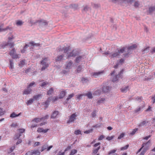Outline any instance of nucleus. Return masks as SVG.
I'll return each instance as SVG.
<instances>
[{
  "label": "nucleus",
  "instance_id": "nucleus-29",
  "mask_svg": "<svg viewBox=\"0 0 155 155\" xmlns=\"http://www.w3.org/2000/svg\"><path fill=\"white\" fill-rule=\"evenodd\" d=\"M32 155H40V152L38 150H34L31 153Z\"/></svg>",
  "mask_w": 155,
  "mask_h": 155
},
{
  "label": "nucleus",
  "instance_id": "nucleus-9",
  "mask_svg": "<svg viewBox=\"0 0 155 155\" xmlns=\"http://www.w3.org/2000/svg\"><path fill=\"white\" fill-rule=\"evenodd\" d=\"M48 117L49 116L48 115H46L43 117L35 118L32 120V121H35L36 123H38L42 121L45 120L46 119H48Z\"/></svg>",
  "mask_w": 155,
  "mask_h": 155
},
{
  "label": "nucleus",
  "instance_id": "nucleus-43",
  "mask_svg": "<svg viewBox=\"0 0 155 155\" xmlns=\"http://www.w3.org/2000/svg\"><path fill=\"white\" fill-rule=\"evenodd\" d=\"M21 136L20 134H15L14 137V140H17Z\"/></svg>",
  "mask_w": 155,
  "mask_h": 155
},
{
  "label": "nucleus",
  "instance_id": "nucleus-4",
  "mask_svg": "<svg viewBox=\"0 0 155 155\" xmlns=\"http://www.w3.org/2000/svg\"><path fill=\"white\" fill-rule=\"evenodd\" d=\"M137 46L136 45H134L131 46L129 48H124V51L126 53L124 54V56L127 55L129 53L131 50H133L136 48Z\"/></svg>",
  "mask_w": 155,
  "mask_h": 155
},
{
  "label": "nucleus",
  "instance_id": "nucleus-52",
  "mask_svg": "<svg viewBox=\"0 0 155 155\" xmlns=\"http://www.w3.org/2000/svg\"><path fill=\"white\" fill-rule=\"evenodd\" d=\"M144 148H143V150H146V152L147 150L149 149V146H148V145H147L146 146H145L144 145Z\"/></svg>",
  "mask_w": 155,
  "mask_h": 155
},
{
  "label": "nucleus",
  "instance_id": "nucleus-54",
  "mask_svg": "<svg viewBox=\"0 0 155 155\" xmlns=\"http://www.w3.org/2000/svg\"><path fill=\"white\" fill-rule=\"evenodd\" d=\"M140 5V4H139V2H138V1H137V2H135V3H134V6L135 7H138Z\"/></svg>",
  "mask_w": 155,
  "mask_h": 155
},
{
  "label": "nucleus",
  "instance_id": "nucleus-42",
  "mask_svg": "<svg viewBox=\"0 0 155 155\" xmlns=\"http://www.w3.org/2000/svg\"><path fill=\"white\" fill-rule=\"evenodd\" d=\"M129 145L127 144L124 147H121L120 149L121 150H124L127 149L129 147Z\"/></svg>",
  "mask_w": 155,
  "mask_h": 155
},
{
  "label": "nucleus",
  "instance_id": "nucleus-12",
  "mask_svg": "<svg viewBox=\"0 0 155 155\" xmlns=\"http://www.w3.org/2000/svg\"><path fill=\"white\" fill-rule=\"evenodd\" d=\"M3 24H2L0 25V32L5 31L11 29V28L9 27V26L5 28H3Z\"/></svg>",
  "mask_w": 155,
  "mask_h": 155
},
{
  "label": "nucleus",
  "instance_id": "nucleus-15",
  "mask_svg": "<svg viewBox=\"0 0 155 155\" xmlns=\"http://www.w3.org/2000/svg\"><path fill=\"white\" fill-rule=\"evenodd\" d=\"M84 57V56H79L77 57L76 59V62L78 63L81 61H82Z\"/></svg>",
  "mask_w": 155,
  "mask_h": 155
},
{
  "label": "nucleus",
  "instance_id": "nucleus-32",
  "mask_svg": "<svg viewBox=\"0 0 155 155\" xmlns=\"http://www.w3.org/2000/svg\"><path fill=\"white\" fill-rule=\"evenodd\" d=\"M105 100V99L104 98H101V99L98 100L97 104H100L103 103Z\"/></svg>",
  "mask_w": 155,
  "mask_h": 155
},
{
  "label": "nucleus",
  "instance_id": "nucleus-14",
  "mask_svg": "<svg viewBox=\"0 0 155 155\" xmlns=\"http://www.w3.org/2000/svg\"><path fill=\"white\" fill-rule=\"evenodd\" d=\"M39 25L41 26H45L47 25V22L44 20H39L38 21Z\"/></svg>",
  "mask_w": 155,
  "mask_h": 155
},
{
  "label": "nucleus",
  "instance_id": "nucleus-59",
  "mask_svg": "<svg viewBox=\"0 0 155 155\" xmlns=\"http://www.w3.org/2000/svg\"><path fill=\"white\" fill-rule=\"evenodd\" d=\"M114 138V136H111V137H107L106 138V139L108 140H112Z\"/></svg>",
  "mask_w": 155,
  "mask_h": 155
},
{
  "label": "nucleus",
  "instance_id": "nucleus-48",
  "mask_svg": "<svg viewBox=\"0 0 155 155\" xmlns=\"http://www.w3.org/2000/svg\"><path fill=\"white\" fill-rule=\"evenodd\" d=\"M143 107H139L137 109H136L135 110V112L136 113L138 112L139 111H140L141 110H142Z\"/></svg>",
  "mask_w": 155,
  "mask_h": 155
},
{
  "label": "nucleus",
  "instance_id": "nucleus-33",
  "mask_svg": "<svg viewBox=\"0 0 155 155\" xmlns=\"http://www.w3.org/2000/svg\"><path fill=\"white\" fill-rule=\"evenodd\" d=\"M42 96L41 94H39L34 96L33 98L34 100H37L40 97H41Z\"/></svg>",
  "mask_w": 155,
  "mask_h": 155
},
{
  "label": "nucleus",
  "instance_id": "nucleus-36",
  "mask_svg": "<svg viewBox=\"0 0 155 155\" xmlns=\"http://www.w3.org/2000/svg\"><path fill=\"white\" fill-rule=\"evenodd\" d=\"M36 85L35 84V83L34 82H32L30 83L29 84L28 86V87L31 88L32 87H34L35 86H36Z\"/></svg>",
  "mask_w": 155,
  "mask_h": 155
},
{
  "label": "nucleus",
  "instance_id": "nucleus-50",
  "mask_svg": "<svg viewBox=\"0 0 155 155\" xmlns=\"http://www.w3.org/2000/svg\"><path fill=\"white\" fill-rule=\"evenodd\" d=\"M60 98H59V97H54L52 99V101L53 102H54L55 101L58 100Z\"/></svg>",
  "mask_w": 155,
  "mask_h": 155
},
{
  "label": "nucleus",
  "instance_id": "nucleus-21",
  "mask_svg": "<svg viewBox=\"0 0 155 155\" xmlns=\"http://www.w3.org/2000/svg\"><path fill=\"white\" fill-rule=\"evenodd\" d=\"M149 50V48L147 47L146 48H144L141 50L143 54H144L148 52Z\"/></svg>",
  "mask_w": 155,
  "mask_h": 155
},
{
  "label": "nucleus",
  "instance_id": "nucleus-46",
  "mask_svg": "<svg viewBox=\"0 0 155 155\" xmlns=\"http://www.w3.org/2000/svg\"><path fill=\"white\" fill-rule=\"evenodd\" d=\"M23 23L22 21L19 20L17 21L16 24L18 26H20L23 24Z\"/></svg>",
  "mask_w": 155,
  "mask_h": 155
},
{
  "label": "nucleus",
  "instance_id": "nucleus-13",
  "mask_svg": "<svg viewBox=\"0 0 155 155\" xmlns=\"http://www.w3.org/2000/svg\"><path fill=\"white\" fill-rule=\"evenodd\" d=\"M49 130V129H44L41 128H39L37 130V131L38 132H42L44 133H47Z\"/></svg>",
  "mask_w": 155,
  "mask_h": 155
},
{
  "label": "nucleus",
  "instance_id": "nucleus-49",
  "mask_svg": "<svg viewBox=\"0 0 155 155\" xmlns=\"http://www.w3.org/2000/svg\"><path fill=\"white\" fill-rule=\"evenodd\" d=\"M83 95L82 94H80L77 96L76 98V100H79L82 97Z\"/></svg>",
  "mask_w": 155,
  "mask_h": 155
},
{
  "label": "nucleus",
  "instance_id": "nucleus-56",
  "mask_svg": "<svg viewBox=\"0 0 155 155\" xmlns=\"http://www.w3.org/2000/svg\"><path fill=\"white\" fill-rule=\"evenodd\" d=\"M92 130H93V129H91V130H86V131H85L84 132V133L85 134H89L91 132H92Z\"/></svg>",
  "mask_w": 155,
  "mask_h": 155
},
{
  "label": "nucleus",
  "instance_id": "nucleus-51",
  "mask_svg": "<svg viewBox=\"0 0 155 155\" xmlns=\"http://www.w3.org/2000/svg\"><path fill=\"white\" fill-rule=\"evenodd\" d=\"M48 84V83L47 82H43L41 83L40 84V85L42 87H44L45 85H46Z\"/></svg>",
  "mask_w": 155,
  "mask_h": 155
},
{
  "label": "nucleus",
  "instance_id": "nucleus-3",
  "mask_svg": "<svg viewBox=\"0 0 155 155\" xmlns=\"http://www.w3.org/2000/svg\"><path fill=\"white\" fill-rule=\"evenodd\" d=\"M65 53L64 55H66L65 58H67L69 57L75 56L76 54L74 53V51H73L71 52H69V51L68 48L66 47L64 50Z\"/></svg>",
  "mask_w": 155,
  "mask_h": 155
},
{
  "label": "nucleus",
  "instance_id": "nucleus-30",
  "mask_svg": "<svg viewBox=\"0 0 155 155\" xmlns=\"http://www.w3.org/2000/svg\"><path fill=\"white\" fill-rule=\"evenodd\" d=\"M34 100V99H31L28 100L26 103L28 105H29L31 104L33 102Z\"/></svg>",
  "mask_w": 155,
  "mask_h": 155
},
{
  "label": "nucleus",
  "instance_id": "nucleus-47",
  "mask_svg": "<svg viewBox=\"0 0 155 155\" xmlns=\"http://www.w3.org/2000/svg\"><path fill=\"white\" fill-rule=\"evenodd\" d=\"M25 131V129H18V132L20 134H22L24 133Z\"/></svg>",
  "mask_w": 155,
  "mask_h": 155
},
{
  "label": "nucleus",
  "instance_id": "nucleus-60",
  "mask_svg": "<svg viewBox=\"0 0 155 155\" xmlns=\"http://www.w3.org/2000/svg\"><path fill=\"white\" fill-rule=\"evenodd\" d=\"M136 100L139 102L142 101V97H137L136 98Z\"/></svg>",
  "mask_w": 155,
  "mask_h": 155
},
{
  "label": "nucleus",
  "instance_id": "nucleus-27",
  "mask_svg": "<svg viewBox=\"0 0 155 155\" xmlns=\"http://www.w3.org/2000/svg\"><path fill=\"white\" fill-rule=\"evenodd\" d=\"M85 95L87 96V97L90 99L92 98L93 97L92 94L90 92H89L86 93Z\"/></svg>",
  "mask_w": 155,
  "mask_h": 155
},
{
  "label": "nucleus",
  "instance_id": "nucleus-22",
  "mask_svg": "<svg viewBox=\"0 0 155 155\" xmlns=\"http://www.w3.org/2000/svg\"><path fill=\"white\" fill-rule=\"evenodd\" d=\"M102 90L104 92H107L110 90V88L108 86L104 87Z\"/></svg>",
  "mask_w": 155,
  "mask_h": 155
},
{
  "label": "nucleus",
  "instance_id": "nucleus-28",
  "mask_svg": "<svg viewBox=\"0 0 155 155\" xmlns=\"http://www.w3.org/2000/svg\"><path fill=\"white\" fill-rule=\"evenodd\" d=\"M74 95V93H72L69 95L68 97L66 99L67 102L69 101V100L73 97Z\"/></svg>",
  "mask_w": 155,
  "mask_h": 155
},
{
  "label": "nucleus",
  "instance_id": "nucleus-61",
  "mask_svg": "<svg viewBox=\"0 0 155 155\" xmlns=\"http://www.w3.org/2000/svg\"><path fill=\"white\" fill-rule=\"evenodd\" d=\"M4 114V112L3 110L0 108V116L3 115Z\"/></svg>",
  "mask_w": 155,
  "mask_h": 155
},
{
  "label": "nucleus",
  "instance_id": "nucleus-58",
  "mask_svg": "<svg viewBox=\"0 0 155 155\" xmlns=\"http://www.w3.org/2000/svg\"><path fill=\"white\" fill-rule=\"evenodd\" d=\"M124 136V134L123 133L121 134L118 137V139H121L123 138Z\"/></svg>",
  "mask_w": 155,
  "mask_h": 155
},
{
  "label": "nucleus",
  "instance_id": "nucleus-57",
  "mask_svg": "<svg viewBox=\"0 0 155 155\" xmlns=\"http://www.w3.org/2000/svg\"><path fill=\"white\" fill-rule=\"evenodd\" d=\"M81 131L79 130H76L74 132V133L75 134H76L77 135H78L80 134H81Z\"/></svg>",
  "mask_w": 155,
  "mask_h": 155
},
{
  "label": "nucleus",
  "instance_id": "nucleus-44",
  "mask_svg": "<svg viewBox=\"0 0 155 155\" xmlns=\"http://www.w3.org/2000/svg\"><path fill=\"white\" fill-rule=\"evenodd\" d=\"M137 130V128H135L130 133V134L131 135H134Z\"/></svg>",
  "mask_w": 155,
  "mask_h": 155
},
{
  "label": "nucleus",
  "instance_id": "nucleus-34",
  "mask_svg": "<svg viewBox=\"0 0 155 155\" xmlns=\"http://www.w3.org/2000/svg\"><path fill=\"white\" fill-rule=\"evenodd\" d=\"M25 60H22L21 61L19 64V66L21 68L25 64Z\"/></svg>",
  "mask_w": 155,
  "mask_h": 155
},
{
  "label": "nucleus",
  "instance_id": "nucleus-53",
  "mask_svg": "<svg viewBox=\"0 0 155 155\" xmlns=\"http://www.w3.org/2000/svg\"><path fill=\"white\" fill-rule=\"evenodd\" d=\"M50 99L49 98L48 99L47 101L45 102V107H47L48 105V104L50 102Z\"/></svg>",
  "mask_w": 155,
  "mask_h": 155
},
{
  "label": "nucleus",
  "instance_id": "nucleus-7",
  "mask_svg": "<svg viewBox=\"0 0 155 155\" xmlns=\"http://www.w3.org/2000/svg\"><path fill=\"white\" fill-rule=\"evenodd\" d=\"M77 116L76 113L72 114L69 117V120L67 121V123H70L74 122L76 120V117Z\"/></svg>",
  "mask_w": 155,
  "mask_h": 155
},
{
  "label": "nucleus",
  "instance_id": "nucleus-41",
  "mask_svg": "<svg viewBox=\"0 0 155 155\" xmlns=\"http://www.w3.org/2000/svg\"><path fill=\"white\" fill-rule=\"evenodd\" d=\"M101 93V90H98L96 91L94 93V94L97 95H100Z\"/></svg>",
  "mask_w": 155,
  "mask_h": 155
},
{
  "label": "nucleus",
  "instance_id": "nucleus-25",
  "mask_svg": "<svg viewBox=\"0 0 155 155\" xmlns=\"http://www.w3.org/2000/svg\"><path fill=\"white\" fill-rule=\"evenodd\" d=\"M11 56L14 59H17V58H20V54H17L16 53H15L12 56Z\"/></svg>",
  "mask_w": 155,
  "mask_h": 155
},
{
  "label": "nucleus",
  "instance_id": "nucleus-45",
  "mask_svg": "<svg viewBox=\"0 0 155 155\" xmlns=\"http://www.w3.org/2000/svg\"><path fill=\"white\" fill-rule=\"evenodd\" d=\"M100 149V146H99L98 147L97 149H96L94 150L93 151V153L94 154H96L98 150Z\"/></svg>",
  "mask_w": 155,
  "mask_h": 155
},
{
  "label": "nucleus",
  "instance_id": "nucleus-17",
  "mask_svg": "<svg viewBox=\"0 0 155 155\" xmlns=\"http://www.w3.org/2000/svg\"><path fill=\"white\" fill-rule=\"evenodd\" d=\"M65 95V92L64 91H61L60 93L59 97L60 99L64 97Z\"/></svg>",
  "mask_w": 155,
  "mask_h": 155
},
{
  "label": "nucleus",
  "instance_id": "nucleus-1",
  "mask_svg": "<svg viewBox=\"0 0 155 155\" xmlns=\"http://www.w3.org/2000/svg\"><path fill=\"white\" fill-rule=\"evenodd\" d=\"M125 52L124 48H122L119 50L116 51L114 53L111 54L110 53L109 51H107L105 52L104 54L107 55V56L111 58H114L118 57L120 54V53H124Z\"/></svg>",
  "mask_w": 155,
  "mask_h": 155
},
{
  "label": "nucleus",
  "instance_id": "nucleus-39",
  "mask_svg": "<svg viewBox=\"0 0 155 155\" xmlns=\"http://www.w3.org/2000/svg\"><path fill=\"white\" fill-rule=\"evenodd\" d=\"M81 81L83 83H87L88 81V79L86 78H83L81 79Z\"/></svg>",
  "mask_w": 155,
  "mask_h": 155
},
{
  "label": "nucleus",
  "instance_id": "nucleus-23",
  "mask_svg": "<svg viewBox=\"0 0 155 155\" xmlns=\"http://www.w3.org/2000/svg\"><path fill=\"white\" fill-rule=\"evenodd\" d=\"M58 111H55L52 114L51 118H55L58 115Z\"/></svg>",
  "mask_w": 155,
  "mask_h": 155
},
{
  "label": "nucleus",
  "instance_id": "nucleus-37",
  "mask_svg": "<svg viewBox=\"0 0 155 155\" xmlns=\"http://www.w3.org/2000/svg\"><path fill=\"white\" fill-rule=\"evenodd\" d=\"M10 68L11 69L13 68H14V63L13 60H10Z\"/></svg>",
  "mask_w": 155,
  "mask_h": 155
},
{
  "label": "nucleus",
  "instance_id": "nucleus-31",
  "mask_svg": "<svg viewBox=\"0 0 155 155\" xmlns=\"http://www.w3.org/2000/svg\"><path fill=\"white\" fill-rule=\"evenodd\" d=\"M54 92V89L52 88H50L47 92V94L48 95H51Z\"/></svg>",
  "mask_w": 155,
  "mask_h": 155
},
{
  "label": "nucleus",
  "instance_id": "nucleus-6",
  "mask_svg": "<svg viewBox=\"0 0 155 155\" xmlns=\"http://www.w3.org/2000/svg\"><path fill=\"white\" fill-rule=\"evenodd\" d=\"M41 64L42 65L41 70L43 71L45 70V69L48 66V58H43L42 61L41 62Z\"/></svg>",
  "mask_w": 155,
  "mask_h": 155
},
{
  "label": "nucleus",
  "instance_id": "nucleus-38",
  "mask_svg": "<svg viewBox=\"0 0 155 155\" xmlns=\"http://www.w3.org/2000/svg\"><path fill=\"white\" fill-rule=\"evenodd\" d=\"M15 50L14 48H13L10 52V55L12 56L15 53Z\"/></svg>",
  "mask_w": 155,
  "mask_h": 155
},
{
  "label": "nucleus",
  "instance_id": "nucleus-10",
  "mask_svg": "<svg viewBox=\"0 0 155 155\" xmlns=\"http://www.w3.org/2000/svg\"><path fill=\"white\" fill-rule=\"evenodd\" d=\"M32 90L31 88L28 87H27L26 88L23 92V94H28L31 93Z\"/></svg>",
  "mask_w": 155,
  "mask_h": 155
},
{
  "label": "nucleus",
  "instance_id": "nucleus-18",
  "mask_svg": "<svg viewBox=\"0 0 155 155\" xmlns=\"http://www.w3.org/2000/svg\"><path fill=\"white\" fill-rule=\"evenodd\" d=\"M65 57L66 55H64V54L63 55H61L59 56H58L56 60L58 61H60L62 59H64V58H63V57Z\"/></svg>",
  "mask_w": 155,
  "mask_h": 155
},
{
  "label": "nucleus",
  "instance_id": "nucleus-16",
  "mask_svg": "<svg viewBox=\"0 0 155 155\" xmlns=\"http://www.w3.org/2000/svg\"><path fill=\"white\" fill-rule=\"evenodd\" d=\"M124 60L123 59H120L119 62H118L114 66V68H117L119 65L122 64L123 63H124Z\"/></svg>",
  "mask_w": 155,
  "mask_h": 155
},
{
  "label": "nucleus",
  "instance_id": "nucleus-24",
  "mask_svg": "<svg viewBox=\"0 0 155 155\" xmlns=\"http://www.w3.org/2000/svg\"><path fill=\"white\" fill-rule=\"evenodd\" d=\"M20 114L21 113L17 114H16L15 113L13 112L10 115V117L12 118H14L16 117H18L20 115Z\"/></svg>",
  "mask_w": 155,
  "mask_h": 155
},
{
  "label": "nucleus",
  "instance_id": "nucleus-35",
  "mask_svg": "<svg viewBox=\"0 0 155 155\" xmlns=\"http://www.w3.org/2000/svg\"><path fill=\"white\" fill-rule=\"evenodd\" d=\"M77 152V150L75 149L72 150L70 153L69 155H74Z\"/></svg>",
  "mask_w": 155,
  "mask_h": 155
},
{
  "label": "nucleus",
  "instance_id": "nucleus-63",
  "mask_svg": "<svg viewBox=\"0 0 155 155\" xmlns=\"http://www.w3.org/2000/svg\"><path fill=\"white\" fill-rule=\"evenodd\" d=\"M101 126V124H97L96 125H94L92 126L93 127H100Z\"/></svg>",
  "mask_w": 155,
  "mask_h": 155
},
{
  "label": "nucleus",
  "instance_id": "nucleus-11",
  "mask_svg": "<svg viewBox=\"0 0 155 155\" xmlns=\"http://www.w3.org/2000/svg\"><path fill=\"white\" fill-rule=\"evenodd\" d=\"M103 74L102 72H94L92 73L91 75L92 77L94 78H97Z\"/></svg>",
  "mask_w": 155,
  "mask_h": 155
},
{
  "label": "nucleus",
  "instance_id": "nucleus-62",
  "mask_svg": "<svg viewBox=\"0 0 155 155\" xmlns=\"http://www.w3.org/2000/svg\"><path fill=\"white\" fill-rule=\"evenodd\" d=\"M91 115L92 117H95V116H96V111H94L92 112L91 114Z\"/></svg>",
  "mask_w": 155,
  "mask_h": 155
},
{
  "label": "nucleus",
  "instance_id": "nucleus-55",
  "mask_svg": "<svg viewBox=\"0 0 155 155\" xmlns=\"http://www.w3.org/2000/svg\"><path fill=\"white\" fill-rule=\"evenodd\" d=\"M82 70V68L81 67L79 66L77 69V71L78 73H79L81 72Z\"/></svg>",
  "mask_w": 155,
  "mask_h": 155
},
{
  "label": "nucleus",
  "instance_id": "nucleus-2",
  "mask_svg": "<svg viewBox=\"0 0 155 155\" xmlns=\"http://www.w3.org/2000/svg\"><path fill=\"white\" fill-rule=\"evenodd\" d=\"M40 45L38 43H35L34 42L32 41L30 42L28 44L26 45L23 48L22 50H21V52L22 53H24L25 51V49L27 48L28 47L33 46L37 47L39 46Z\"/></svg>",
  "mask_w": 155,
  "mask_h": 155
},
{
  "label": "nucleus",
  "instance_id": "nucleus-5",
  "mask_svg": "<svg viewBox=\"0 0 155 155\" xmlns=\"http://www.w3.org/2000/svg\"><path fill=\"white\" fill-rule=\"evenodd\" d=\"M124 71V70H122L120 72V73L118 74L117 75L113 76V74L114 73V71L112 73H111V75L112 76V81L113 82H115L118 80V79L120 78H122L121 74L123 73Z\"/></svg>",
  "mask_w": 155,
  "mask_h": 155
},
{
  "label": "nucleus",
  "instance_id": "nucleus-64",
  "mask_svg": "<svg viewBox=\"0 0 155 155\" xmlns=\"http://www.w3.org/2000/svg\"><path fill=\"white\" fill-rule=\"evenodd\" d=\"M150 51L152 53H155V47L153 48L150 50Z\"/></svg>",
  "mask_w": 155,
  "mask_h": 155
},
{
  "label": "nucleus",
  "instance_id": "nucleus-20",
  "mask_svg": "<svg viewBox=\"0 0 155 155\" xmlns=\"http://www.w3.org/2000/svg\"><path fill=\"white\" fill-rule=\"evenodd\" d=\"M129 90V87L128 86H127L126 87H124L121 88V91L123 93L126 92Z\"/></svg>",
  "mask_w": 155,
  "mask_h": 155
},
{
  "label": "nucleus",
  "instance_id": "nucleus-40",
  "mask_svg": "<svg viewBox=\"0 0 155 155\" xmlns=\"http://www.w3.org/2000/svg\"><path fill=\"white\" fill-rule=\"evenodd\" d=\"M117 151V150H110L108 153V155H110V154L115 153Z\"/></svg>",
  "mask_w": 155,
  "mask_h": 155
},
{
  "label": "nucleus",
  "instance_id": "nucleus-26",
  "mask_svg": "<svg viewBox=\"0 0 155 155\" xmlns=\"http://www.w3.org/2000/svg\"><path fill=\"white\" fill-rule=\"evenodd\" d=\"M147 122L146 121H143L141 122L139 125L138 126L139 127H142L143 126H145Z\"/></svg>",
  "mask_w": 155,
  "mask_h": 155
},
{
  "label": "nucleus",
  "instance_id": "nucleus-8",
  "mask_svg": "<svg viewBox=\"0 0 155 155\" xmlns=\"http://www.w3.org/2000/svg\"><path fill=\"white\" fill-rule=\"evenodd\" d=\"M74 66V64L71 61L67 62L65 65V68L68 70L72 68Z\"/></svg>",
  "mask_w": 155,
  "mask_h": 155
},
{
  "label": "nucleus",
  "instance_id": "nucleus-19",
  "mask_svg": "<svg viewBox=\"0 0 155 155\" xmlns=\"http://www.w3.org/2000/svg\"><path fill=\"white\" fill-rule=\"evenodd\" d=\"M153 12H155V6L152 7H150L149 8L148 12L149 14H151Z\"/></svg>",
  "mask_w": 155,
  "mask_h": 155
}]
</instances>
